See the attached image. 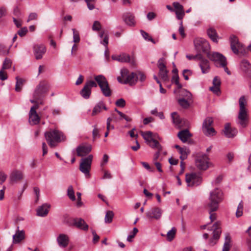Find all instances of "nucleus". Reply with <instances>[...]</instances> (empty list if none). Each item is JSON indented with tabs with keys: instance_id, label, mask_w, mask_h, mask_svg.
<instances>
[{
	"instance_id": "5701e85b",
	"label": "nucleus",
	"mask_w": 251,
	"mask_h": 251,
	"mask_svg": "<svg viewBox=\"0 0 251 251\" xmlns=\"http://www.w3.org/2000/svg\"><path fill=\"white\" fill-rule=\"evenodd\" d=\"M50 208V204L47 203L43 204L37 208V215L42 217H46L48 215Z\"/></svg>"
},
{
	"instance_id": "7c9ffc66",
	"label": "nucleus",
	"mask_w": 251,
	"mask_h": 251,
	"mask_svg": "<svg viewBox=\"0 0 251 251\" xmlns=\"http://www.w3.org/2000/svg\"><path fill=\"white\" fill-rule=\"evenodd\" d=\"M25 239V231L23 230H18L13 236V243L17 244L20 243Z\"/></svg>"
},
{
	"instance_id": "f8f14e48",
	"label": "nucleus",
	"mask_w": 251,
	"mask_h": 251,
	"mask_svg": "<svg viewBox=\"0 0 251 251\" xmlns=\"http://www.w3.org/2000/svg\"><path fill=\"white\" fill-rule=\"evenodd\" d=\"M185 180L189 187L197 186L201 184L202 181L201 177L196 173L186 174Z\"/></svg>"
},
{
	"instance_id": "6ab92c4d",
	"label": "nucleus",
	"mask_w": 251,
	"mask_h": 251,
	"mask_svg": "<svg viewBox=\"0 0 251 251\" xmlns=\"http://www.w3.org/2000/svg\"><path fill=\"white\" fill-rule=\"evenodd\" d=\"M69 225L75 226L84 231L88 230L89 227L88 225L86 224L85 221L81 218H75L71 219Z\"/></svg>"
},
{
	"instance_id": "6e6552de",
	"label": "nucleus",
	"mask_w": 251,
	"mask_h": 251,
	"mask_svg": "<svg viewBox=\"0 0 251 251\" xmlns=\"http://www.w3.org/2000/svg\"><path fill=\"white\" fill-rule=\"evenodd\" d=\"M195 164L199 169L202 170L207 169L210 164L208 156L205 154L201 153L197 154Z\"/></svg>"
},
{
	"instance_id": "052dcab7",
	"label": "nucleus",
	"mask_w": 251,
	"mask_h": 251,
	"mask_svg": "<svg viewBox=\"0 0 251 251\" xmlns=\"http://www.w3.org/2000/svg\"><path fill=\"white\" fill-rule=\"evenodd\" d=\"M186 58H188L189 60H192V59H200L202 58V55L201 54L198 53L196 55H191L187 54L186 55Z\"/></svg>"
},
{
	"instance_id": "603ef678",
	"label": "nucleus",
	"mask_w": 251,
	"mask_h": 251,
	"mask_svg": "<svg viewBox=\"0 0 251 251\" xmlns=\"http://www.w3.org/2000/svg\"><path fill=\"white\" fill-rule=\"evenodd\" d=\"M85 1L89 10H92L95 8V3L96 0H85Z\"/></svg>"
},
{
	"instance_id": "b1692460",
	"label": "nucleus",
	"mask_w": 251,
	"mask_h": 251,
	"mask_svg": "<svg viewBox=\"0 0 251 251\" xmlns=\"http://www.w3.org/2000/svg\"><path fill=\"white\" fill-rule=\"evenodd\" d=\"M56 241L60 248H64L68 245L70 239L67 235L62 233L58 235Z\"/></svg>"
},
{
	"instance_id": "ddd939ff",
	"label": "nucleus",
	"mask_w": 251,
	"mask_h": 251,
	"mask_svg": "<svg viewBox=\"0 0 251 251\" xmlns=\"http://www.w3.org/2000/svg\"><path fill=\"white\" fill-rule=\"evenodd\" d=\"M49 89V85L45 82H41L35 89L33 96L36 100H42L44 94L47 93Z\"/></svg>"
},
{
	"instance_id": "f03ea898",
	"label": "nucleus",
	"mask_w": 251,
	"mask_h": 251,
	"mask_svg": "<svg viewBox=\"0 0 251 251\" xmlns=\"http://www.w3.org/2000/svg\"><path fill=\"white\" fill-rule=\"evenodd\" d=\"M141 135L146 141V143L151 148L156 149L157 151L154 155V160H157L159 155L161 151L162 150V146L156 139H160V138L157 134H153L151 131L142 132Z\"/></svg>"
},
{
	"instance_id": "bf43d9fd",
	"label": "nucleus",
	"mask_w": 251,
	"mask_h": 251,
	"mask_svg": "<svg viewBox=\"0 0 251 251\" xmlns=\"http://www.w3.org/2000/svg\"><path fill=\"white\" fill-rule=\"evenodd\" d=\"M100 129H98L96 126H94L93 130V136L94 139L100 137Z\"/></svg>"
},
{
	"instance_id": "4d7b16f0",
	"label": "nucleus",
	"mask_w": 251,
	"mask_h": 251,
	"mask_svg": "<svg viewBox=\"0 0 251 251\" xmlns=\"http://www.w3.org/2000/svg\"><path fill=\"white\" fill-rule=\"evenodd\" d=\"M117 106L120 107H124L126 105V101L124 99L121 98L118 99L115 102Z\"/></svg>"
},
{
	"instance_id": "7ed1b4c3",
	"label": "nucleus",
	"mask_w": 251,
	"mask_h": 251,
	"mask_svg": "<svg viewBox=\"0 0 251 251\" xmlns=\"http://www.w3.org/2000/svg\"><path fill=\"white\" fill-rule=\"evenodd\" d=\"M224 200V193L219 187H215L209 193L208 198L209 202L207 203V208H211L212 210H217L219 208V203Z\"/></svg>"
},
{
	"instance_id": "ea45409f",
	"label": "nucleus",
	"mask_w": 251,
	"mask_h": 251,
	"mask_svg": "<svg viewBox=\"0 0 251 251\" xmlns=\"http://www.w3.org/2000/svg\"><path fill=\"white\" fill-rule=\"evenodd\" d=\"M114 217V213L112 211H107L106 212L104 222L105 223H110L112 222V220Z\"/></svg>"
},
{
	"instance_id": "a878e982",
	"label": "nucleus",
	"mask_w": 251,
	"mask_h": 251,
	"mask_svg": "<svg viewBox=\"0 0 251 251\" xmlns=\"http://www.w3.org/2000/svg\"><path fill=\"white\" fill-rule=\"evenodd\" d=\"M221 223L219 221L216 222L211 227L210 229L208 228V230H213V237L215 239H218L221 233V230L220 229Z\"/></svg>"
},
{
	"instance_id": "e2e57ef3",
	"label": "nucleus",
	"mask_w": 251,
	"mask_h": 251,
	"mask_svg": "<svg viewBox=\"0 0 251 251\" xmlns=\"http://www.w3.org/2000/svg\"><path fill=\"white\" fill-rule=\"evenodd\" d=\"M210 90L216 95H219L220 93V87L213 85L210 88Z\"/></svg>"
},
{
	"instance_id": "9d476101",
	"label": "nucleus",
	"mask_w": 251,
	"mask_h": 251,
	"mask_svg": "<svg viewBox=\"0 0 251 251\" xmlns=\"http://www.w3.org/2000/svg\"><path fill=\"white\" fill-rule=\"evenodd\" d=\"M230 47L232 51L236 54L240 52L243 55L246 54V51L243 49V45L240 43L238 38L234 35L230 37Z\"/></svg>"
},
{
	"instance_id": "13d9d810",
	"label": "nucleus",
	"mask_w": 251,
	"mask_h": 251,
	"mask_svg": "<svg viewBox=\"0 0 251 251\" xmlns=\"http://www.w3.org/2000/svg\"><path fill=\"white\" fill-rule=\"evenodd\" d=\"M109 157L107 154H104L100 163L101 170H103L104 166L108 162Z\"/></svg>"
},
{
	"instance_id": "423d86ee",
	"label": "nucleus",
	"mask_w": 251,
	"mask_h": 251,
	"mask_svg": "<svg viewBox=\"0 0 251 251\" xmlns=\"http://www.w3.org/2000/svg\"><path fill=\"white\" fill-rule=\"evenodd\" d=\"M95 80L97 82L103 95L105 97H109L111 95V91L106 78L101 75H96Z\"/></svg>"
},
{
	"instance_id": "4be33fe9",
	"label": "nucleus",
	"mask_w": 251,
	"mask_h": 251,
	"mask_svg": "<svg viewBox=\"0 0 251 251\" xmlns=\"http://www.w3.org/2000/svg\"><path fill=\"white\" fill-rule=\"evenodd\" d=\"M123 21L126 25L130 26H134L136 25L135 16L132 13L126 12L122 16Z\"/></svg>"
},
{
	"instance_id": "a18cd8bd",
	"label": "nucleus",
	"mask_w": 251,
	"mask_h": 251,
	"mask_svg": "<svg viewBox=\"0 0 251 251\" xmlns=\"http://www.w3.org/2000/svg\"><path fill=\"white\" fill-rule=\"evenodd\" d=\"M243 207H244L243 203V201H241L239 203V204L237 207L236 212V216L237 217H238V218L240 217L243 215Z\"/></svg>"
},
{
	"instance_id": "c03bdc74",
	"label": "nucleus",
	"mask_w": 251,
	"mask_h": 251,
	"mask_svg": "<svg viewBox=\"0 0 251 251\" xmlns=\"http://www.w3.org/2000/svg\"><path fill=\"white\" fill-rule=\"evenodd\" d=\"M189 100L185 99L184 98H181L178 100V102L179 105L184 108H187L189 106V103L188 100Z\"/></svg>"
},
{
	"instance_id": "4c0bfd02",
	"label": "nucleus",
	"mask_w": 251,
	"mask_h": 251,
	"mask_svg": "<svg viewBox=\"0 0 251 251\" xmlns=\"http://www.w3.org/2000/svg\"><path fill=\"white\" fill-rule=\"evenodd\" d=\"M179 153L180 154V158L181 160H184L187 158L190 151L187 148H182L180 149Z\"/></svg>"
},
{
	"instance_id": "c756f323",
	"label": "nucleus",
	"mask_w": 251,
	"mask_h": 251,
	"mask_svg": "<svg viewBox=\"0 0 251 251\" xmlns=\"http://www.w3.org/2000/svg\"><path fill=\"white\" fill-rule=\"evenodd\" d=\"M112 58L120 62H129L130 61L129 55L125 53L119 55H113Z\"/></svg>"
},
{
	"instance_id": "c9c22d12",
	"label": "nucleus",
	"mask_w": 251,
	"mask_h": 251,
	"mask_svg": "<svg viewBox=\"0 0 251 251\" xmlns=\"http://www.w3.org/2000/svg\"><path fill=\"white\" fill-rule=\"evenodd\" d=\"M240 68L243 71L247 72L251 69V64L248 60L244 59L240 63Z\"/></svg>"
},
{
	"instance_id": "f3484780",
	"label": "nucleus",
	"mask_w": 251,
	"mask_h": 251,
	"mask_svg": "<svg viewBox=\"0 0 251 251\" xmlns=\"http://www.w3.org/2000/svg\"><path fill=\"white\" fill-rule=\"evenodd\" d=\"M163 211L158 207H153L150 209L146 213L147 218L151 220H159L162 215Z\"/></svg>"
},
{
	"instance_id": "338daca9",
	"label": "nucleus",
	"mask_w": 251,
	"mask_h": 251,
	"mask_svg": "<svg viewBox=\"0 0 251 251\" xmlns=\"http://www.w3.org/2000/svg\"><path fill=\"white\" fill-rule=\"evenodd\" d=\"M7 175L3 172L0 171V184L3 183L7 178Z\"/></svg>"
},
{
	"instance_id": "69168bd1",
	"label": "nucleus",
	"mask_w": 251,
	"mask_h": 251,
	"mask_svg": "<svg viewBox=\"0 0 251 251\" xmlns=\"http://www.w3.org/2000/svg\"><path fill=\"white\" fill-rule=\"evenodd\" d=\"M176 17L178 19H182L184 15V12L183 10L180 11H176Z\"/></svg>"
},
{
	"instance_id": "a19ab883",
	"label": "nucleus",
	"mask_w": 251,
	"mask_h": 251,
	"mask_svg": "<svg viewBox=\"0 0 251 251\" xmlns=\"http://www.w3.org/2000/svg\"><path fill=\"white\" fill-rule=\"evenodd\" d=\"M16 79L17 82L15 86V90L17 92H20L23 86L24 80L22 78H19L18 77H16Z\"/></svg>"
},
{
	"instance_id": "37998d69",
	"label": "nucleus",
	"mask_w": 251,
	"mask_h": 251,
	"mask_svg": "<svg viewBox=\"0 0 251 251\" xmlns=\"http://www.w3.org/2000/svg\"><path fill=\"white\" fill-rule=\"evenodd\" d=\"M172 82L175 83L177 86V89H180L182 87V85L179 82V76L177 74H175L172 78Z\"/></svg>"
},
{
	"instance_id": "0e129e2a",
	"label": "nucleus",
	"mask_w": 251,
	"mask_h": 251,
	"mask_svg": "<svg viewBox=\"0 0 251 251\" xmlns=\"http://www.w3.org/2000/svg\"><path fill=\"white\" fill-rule=\"evenodd\" d=\"M27 32V29L26 27H24L20 29L18 33L21 37L25 36Z\"/></svg>"
},
{
	"instance_id": "bb28decb",
	"label": "nucleus",
	"mask_w": 251,
	"mask_h": 251,
	"mask_svg": "<svg viewBox=\"0 0 251 251\" xmlns=\"http://www.w3.org/2000/svg\"><path fill=\"white\" fill-rule=\"evenodd\" d=\"M177 136L183 143H185L192 136V134L189 132L188 129H184L180 131L178 133Z\"/></svg>"
},
{
	"instance_id": "393cba45",
	"label": "nucleus",
	"mask_w": 251,
	"mask_h": 251,
	"mask_svg": "<svg viewBox=\"0 0 251 251\" xmlns=\"http://www.w3.org/2000/svg\"><path fill=\"white\" fill-rule=\"evenodd\" d=\"M92 150L91 146H79L76 148L77 155L79 156H83L89 153Z\"/></svg>"
},
{
	"instance_id": "0eeeda50",
	"label": "nucleus",
	"mask_w": 251,
	"mask_h": 251,
	"mask_svg": "<svg viewBox=\"0 0 251 251\" xmlns=\"http://www.w3.org/2000/svg\"><path fill=\"white\" fill-rule=\"evenodd\" d=\"M93 156L92 154L89 155L87 157L82 158L79 165L80 171L84 174L86 178H90V171L91 168V164Z\"/></svg>"
},
{
	"instance_id": "473e14b6",
	"label": "nucleus",
	"mask_w": 251,
	"mask_h": 251,
	"mask_svg": "<svg viewBox=\"0 0 251 251\" xmlns=\"http://www.w3.org/2000/svg\"><path fill=\"white\" fill-rule=\"evenodd\" d=\"M174 93L175 94L178 93L179 96L182 97V98H184L185 99L191 100L192 98L191 93L186 89H176L174 90Z\"/></svg>"
},
{
	"instance_id": "72a5a7b5",
	"label": "nucleus",
	"mask_w": 251,
	"mask_h": 251,
	"mask_svg": "<svg viewBox=\"0 0 251 251\" xmlns=\"http://www.w3.org/2000/svg\"><path fill=\"white\" fill-rule=\"evenodd\" d=\"M172 122L177 128H180L182 126L181 120L176 112H173L171 114Z\"/></svg>"
},
{
	"instance_id": "e433bc0d",
	"label": "nucleus",
	"mask_w": 251,
	"mask_h": 251,
	"mask_svg": "<svg viewBox=\"0 0 251 251\" xmlns=\"http://www.w3.org/2000/svg\"><path fill=\"white\" fill-rule=\"evenodd\" d=\"M225 241L223 248V251H229L230 249V243L231 238L228 233H226L225 235Z\"/></svg>"
},
{
	"instance_id": "2f4dec72",
	"label": "nucleus",
	"mask_w": 251,
	"mask_h": 251,
	"mask_svg": "<svg viewBox=\"0 0 251 251\" xmlns=\"http://www.w3.org/2000/svg\"><path fill=\"white\" fill-rule=\"evenodd\" d=\"M23 178V175L22 172L18 170L13 171L10 176V179L11 182H17Z\"/></svg>"
},
{
	"instance_id": "4468645a",
	"label": "nucleus",
	"mask_w": 251,
	"mask_h": 251,
	"mask_svg": "<svg viewBox=\"0 0 251 251\" xmlns=\"http://www.w3.org/2000/svg\"><path fill=\"white\" fill-rule=\"evenodd\" d=\"M213 120L212 118H206L203 123L202 131L203 133L207 136H212L216 134L214 129L211 127Z\"/></svg>"
},
{
	"instance_id": "a211bd4d",
	"label": "nucleus",
	"mask_w": 251,
	"mask_h": 251,
	"mask_svg": "<svg viewBox=\"0 0 251 251\" xmlns=\"http://www.w3.org/2000/svg\"><path fill=\"white\" fill-rule=\"evenodd\" d=\"M38 107V104H35L30 108L29 112V122L31 125H36L40 122V118L36 111Z\"/></svg>"
},
{
	"instance_id": "58836bf2",
	"label": "nucleus",
	"mask_w": 251,
	"mask_h": 251,
	"mask_svg": "<svg viewBox=\"0 0 251 251\" xmlns=\"http://www.w3.org/2000/svg\"><path fill=\"white\" fill-rule=\"evenodd\" d=\"M176 229L175 227L172 228L167 233V238L168 241H172L176 235Z\"/></svg>"
},
{
	"instance_id": "79ce46f5",
	"label": "nucleus",
	"mask_w": 251,
	"mask_h": 251,
	"mask_svg": "<svg viewBox=\"0 0 251 251\" xmlns=\"http://www.w3.org/2000/svg\"><path fill=\"white\" fill-rule=\"evenodd\" d=\"M67 195L70 199L72 201H75V192L73 189V187L72 185L69 186L68 188Z\"/></svg>"
},
{
	"instance_id": "f257e3e1",
	"label": "nucleus",
	"mask_w": 251,
	"mask_h": 251,
	"mask_svg": "<svg viewBox=\"0 0 251 251\" xmlns=\"http://www.w3.org/2000/svg\"><path fill=\"white\" fill-rule=\"evenodd\" d=\"M239 110L236 119L237 124L242 128L246 127L248 124L249 114L247 108V100L245 96L239 100Z\"/></svg>"
},
{
	"instance_id": "39448f33",
	"label": "nucleus",
	"mask_w": 251,
	"mask_h": 251,
	"mask_svg": "<svg viewBox=\"0 0 251 251\" xmlns=\"http://www.w3.org/2000/svg\"><path fill=\"white\" fill-rule=\"evenodd\" d=\"M194 44L195 49L200 54L201 52L205 53L208 54H211L212 53H210L209 50L210 49V46L205 39L202 38H197L194 40Z\"/></svg>"
},
{
	"instance_id": "de8ad7c7",
	"label": "nucleus",
	"mask_w": 251,
	"mask_h": 251,
	"mask_svg": "<svg viewBox=\"0 0 251 251\" xmlns=\"http://www.w3.org/2000/svg\"><path fill=\"white\" fill-rule=\"evenodd\" d=\"M140 33L142 37L147 41H151L153 43H155L153 39L149 35V34L144 31L143 30H140Z\"/></svg>"
},
{
	"instance_id": "9b49d317",
	"label": "nucleus",
	"mask_w": 251,
	"mask_h": 251,
	"mask_svg": "<svg viewBox=\"0 0 251 251\" xmlns=\"http://www.w3.org/2000/svg\"><path fill=\"white\" fill-rule=\"evenodd\" d=\"M121 76L117 77V80L121 83L127 84L134 81L135 75L134 73H129L126 68H122L120 71Z\"/></svg>"
},
{
	"instance_id": "5fc2aeb1",
	"label": "nucleus",
	"mask_w": 251,
	"mask_h": 251,
	"mask_svg": "<svg viewBox=\"0 0 251 251\" xmlns=\"http://www.w3.org/2000/svg\"><path fill=\"white\" fill-rule=\"evenodd\" d=\"M9 49L6 48L3 45H0V54L1 55H7L9 53Z\"/></svg>"
},
{
	"instance_id": "dca6fc26",
	"label": "nucleus",
	"mask_w": 251,
	"mask_h": 251,
	"mask_svg": "<svg viewBox=\"0 0 251 251\" xmlns=\"http://www.w3.org/2000/svg\"><path fill=\"white\" fill-rule=\"evenodd\" d=\"M157 67L159 70V76L164 81H168L169 80L168 75V71L166 69L165 59L164 58H161L158 60Z\"/></svg>"
},
{
	"instance_id": "09e8293b",
	"label": "nucleus",
	"mask_w": 251,
	"mask_h": 251,
	"mask_svg": "<svg viewBox=\"0 0 251 251\" xmlns=\"http://www.w3.org/2000/svg\"><path fill=\"white\" fill-rule=\"evenodd\" d=\"M11 64H12V62H11V60L9 59H8V58H6L3 63V65H2L1 69L4 70L9 69L11 66Z\"/></svg>"
},
{
	"instance_id": "774afa93",
	"label": "nucleus",
	"mask_w": 251,
	"mask_h": 251,
	"mask_svg": "<svg viewBox=\"0 0 251 251\" xmlns=\"http://www.w3.org/2000/svg\"><path fill=\"white\" fill-rule=\"evenodd\" d=\"M174 8L176 9V11H180L183 10V6L178 2H174L173 3Z\"/></svg>"
},
{
	"instance_id": "680f3d73",
	"label": "nucleus",
	"mask_w": 251,
	"mask_h": 251,
	"mask_svg": "<svg viewBox=\"0 0 251 251\" xmlns=\"http://www.w3.org/2000/svg\"><path fill=\"white\" fill-rule=\"evenodd\" d=\"M108 41H109V37L107 34H106L104 36V39L102 41H100V43L103 45L105 48H106V50H107V45L108 44Z\"/></svg>"
},
{
	"instance_id": "8fccbe9b",
	"label": "nucleus",
	"mask_w": 251,
	"mask_h": 251,
	"mask_svg": "<svg viewBox=\"0 0 251 251\" xmlns=\"http://www.w3.org/2000/svg\"><path fill=\"white\" fill-rule=\"evenodd\" d=\"M73 32V42L75 43H78L80 41L79 33L75 28L72 29Z\"/></svg>"
},
{
	"instance_id": "49530a36",
	"label": "nucleus",
	"mask_w": 251,
	"mask_h": 251,
	"mask_svg": "<svg viewBox=\"0 0 251 251\" xmlns=\"http://www.w3.org/2000/svg\"><path fill=\"white\" fill-rule=\"evenodd\" d=\"M138 230L136 227L133 228L132 231L131 232L127 237V241L129 242H132L133 238H134L135 236L138 233Z\"/></svg>"
},
{
	"instance_id": "2eb2a0df",
	"label": "nucleus",
	"mask_w": 251,
	"mask_h": 251,
	"mask_svg": "<svg viewBox=\"0 0 251 251\" xmlns=\"http://www.w3.org/2000/svg\"><path fill=\"white\" fill-rule=\"evenodd\" d=\"M97 84L93 80L87 81L82 89L80 92L81 96L85 99L90 98L91 94V89L93 87H97Z\"/></svg>"
},
{
	"instance_id": "6e6d98bb",
	"label": "nucleus",
	"mask_w": 251,
	"mask_h": 251,
	"mask_svg": "<svg viewBox=\"0 0 251 251\" xmlns=\"http://www.w3.org/2000/svg\"><path fill=\"white\" fill-rule=\"evenodd\" d=\"M101 27L100 23L99 21H96L94 22L92 26L93 30L97 31H99L101 29Z\"/></svg>"
},
{
	"instance_id": "c85d7f7f",
	"label": "nucleus",
	"mask_w": 251,
	"mask_h": 251,
	"mask_svg": "<svg viewBox=\"0 0 251 251\" xmlns=\"http://www.w3.org/2000/svg\"><path fill=\"white\" fill-rule=\"evenodd\" d=\"M102 109L107 110V108L102 101H99L94 107L92 115L95 116L101 112Z\"/></svg>"
},
{
	"instance_id": "3c124183",
	"label": "nucleus",
	"mask_w": 251,
	"mask_h": 251,
	"mask_svg": "<svg viewBox=\"0 0 251 251\" xmlns=\"http://www.w3.org/2000/svg\"><path fill=\"white\" fill-rule=\"evenodd\" d=\"M223 179L222 176H218L215 178V179L212 181V185L215 187H217V186L221 182Z\"/></svg>"
},
{
	"instance_id": "864d4df0",
	"label": "nucleus",
	"mask_w": 251,
	"mask_h": 251,
	"mask_svg": "<svg viewBox=\"0 0 251 251\" xmlns=\"http://www.w3.org/2000/svg\"><path fill=\"white\" fill-rule=\"evenodd\" d=\"M208 208L209 209V218L210 219L211 222H213L215 221L217 218L216 214L213 212L216 210H212L211 208Z\"/></svg>"
},
{
	"instance_id": "1a4fd4ad",
	"label": "nucleus",
	"mask_w": 251,
	"mask_h": 251,
	"mask_svg": "<svg viewBox=\"0 0 251 251\" xmlns=\"http://www.w3.org/2000/svg\"><path fill=\"white\" fill-rule=\"evenodd\" d=\"M208 57L211 60L216 63H219L221 67L224 68L225 71L226 73L228 75H230V72L226 67L227 64L226 58L223 54L219 52H213L211 54H208Z\"/></svg>"
},
{
	"instance_id": "20e7f679",
	"label": "nucleus",
	"mask_w": 251,
	"mask_h": 251,
	"mask_svg": "<svg viewBox=\"0 0 251 251\" xmlns=\"http://www.w3.org/2000/svg\"><path fill=\"white\" fill-rule=\"evenodd\" d=\"M46 139L51 148H54L57 146V144L60 142L63 139L62 133L57 130H52L45 133Z\"/></svg>"
},
{
	"instance_id": "f704fd0d",
	"label": "nucleus",
	"mask_w": 251,
	"mask_h": 251,
	"mask_svg": "<svg viewBox=\"0 0 251 251\" xmlns=\"http://www.w3.org/2000/svg\"><path fill=\"white\" fill-rule=\"evenodd\" d=\"M207 33L209 37L214 42L217 43L218 39L219 38L216 30L214 28L210 27L207 30Z\"/></svg>"
},
{
	"instance_id": "412c9836",
	"label": "nucleus",
	"mask_w": 251,
	"mask_h": 251,
	"mask_svg": "<svg viewBox=\"0 0 251 251\" xmlns=\"http://www.w3.org/2000/svg\"><path fill=\"white\" fill-rule=\"evenodd\" d=\"M46 51V47L43 44L35 45L33 47L34 54L36 59H41Z\"/></svg>"
},
{
	"instance_id": "cd10ccee",
	"label": "nucleus",
	"mask_w": 251,
	"mask_h": 251,
	"mask_svg": "<svg viewBox=\"0 0 251 251\" xmlns=\"http://www.w3.org/2000/svg\"><path fill=\"white\" fill-rule=\"evenodd\" d=\"M201 62L199 66L201 69V72L203 74H206L209 72L210 70V66L209 61L202 56L201 59H199Z\"/></svg>"
},
{
	"instance_id": "aec40b11",
	"label": "nucleus",
	"mask_w": 251,
	"mask_h": 251,
	"mask_svg": "<svg viewBox=\"0 0 251 251\" xmlns=\"http://www.w3.org/2000/svg\"><path fill=\"white\" fill-rule=\"evenodd\" d=\"M223 132L226 137L233 138L236 135L238 130L236 128L232 127L230 123H226L225 125Z\"/></svg>"
}]
</instances>
